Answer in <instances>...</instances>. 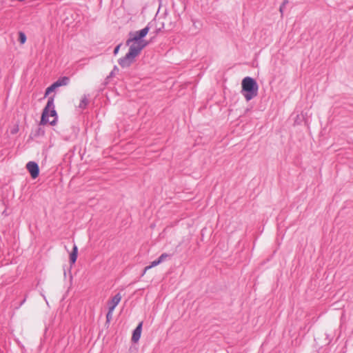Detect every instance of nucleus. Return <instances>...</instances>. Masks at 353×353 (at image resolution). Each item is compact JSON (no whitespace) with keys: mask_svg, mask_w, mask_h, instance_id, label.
<instances>
[{"mask_svg":"<svg viewBox=\"0 0 353 353\" xmlns=\"http://www.w3.org/2000/svg\"><path fill=\"white\" fill-rule=\"evenodd\" d=\"M149 30L150 27L147 26L140 30L130 33V37L126 41V45L129 46V51L124 57L119 60V64L122 68L130 66L141 50L148 44L143 39L148 34Z\"/></svg>","mask_w":353,"mask_h":353,"instance_id":"obj_1","label":"nucleus"},{"mask_svg":"<svg viewBox=\"0 0 353 353\" xmlns=\"http://www.w3.org/2000/svg\"><path fill=\"white\" fill-rule=\"evenodd\" d=\"M241 93L247 101H249L257 96L259 85L256 81L252 77H246L241 82Z\"/></svg>","mask_w":353,"mask_h":353,"instance_id":"obj_2","label":"nucleus"},{"mask_svg":"<svg viewBox=\"0 0 353 353\" xmlns=\"http://www.w3.org/2000/svg\"><path fill=\"white\" fill-rule=\"evenodd\" d=\"M57 119V116L54 110V98L51 97H49L47 105L43 111L41 123H49L51 125H54L56 123Z\"/></svg>","mask_w":353,"mask_h":353,"instance_id":"obj_3","label":"nucleus"},{"mask_svg":"<svg viewBox=\"0 0 353 353\" xmlns=\"http://www.w3.org/2000/svg\"><path fill=\"white\" fill-rule=\"evenodd\" d=\"M26 168L33 179H35L38 176L39 169L37 163L33 161H30L27 163Z\"/></svg>","mask_w":353,"mask_h":353,"instance_id":"obj_4","label":"nucleus"},{"mask_svg":"<svg viewBox=\"0 0 353 353\" xmlns=\"http://www.w3.org/2000/svg\"><path fill=\"white\" fill-rule=\"evenodd\" d=\"M122 299V296L120 293H117L114 295L111 300L108 303V310H114L115 307L118 305Z\"/></svg>","mask_w":353,"mask_h":353,"instance_id":"obj_5","label":"nucleus"},{"mask_svg":"<svg viewBox=\"0 0 353 353\" xmlns=\"http://www.w3.org/2000/svg\"><path fill=\"white\" fill-rule=\"evenodd\" d=\"M141 329H142V323H140L133 332L132 336V341L137 342L139 340V339L141 337Z\"/></svg>","mask_w":353,"mask_h":353,"instance_id":"obj_6","label":"nucleus"},{"mask_svg":"<svg viewBox=\"0 0 353 353\" xmlns=\"http://www.w3.org/2000/svg\"><path fill=\"white\" fill-rule=\"evenodd\" d=\"M77 253H78L77 246L75 244H74L73 250L70 254V261L71 263H74L76 262L77 258Z\"/></svg>","mask_w":353,"mask_h":353,"instance_id":"obj_7","label":"nucleus"},{"mask_svg":"<svg viewBox=\"0 0 353 353\" xmlns=\"http://www.w3.org/2000/svg\"><path fill=\"white\" fill-rule=\"evenodd\" d=\"M69 78L67 77H63L60 79H59L57 81H55V84L57 86V88L63 85H66L69 83Z\"/></svg>","mask_w":353,"mask_h":353,"instance_id":"obj_8","label":"nucleus"},{"mask_svg":"<svg viewBox=\"0 0 353 353\" xmlns=\"http://www.w3.org/2000/svg\"><path fill=\"white\" fill-rule=\"evenodd\" d=\"M57 88V86L56 85L55 83H52L50 87H48L45 93V96L48 95L52 92L54 91Z\"/></svg>","mask_w":353,"mask_h":353,"instance_id":"obj_9","label":"nucleus"},{"mask_svg":"<svg viewBox=\"0 0 353 353\" xmlns=\"http://www.w3.org/2000/svg\"><path fill=\"white\" fill-rule=\"evenodd\" d=\"M160 263H160V261H159L158 259H157V260H155V261H152L150 265L146 266V267L145 268V269H144V272H143V273H145L147 270H148L149 269H150V268H153V267H155V266L158 265H159V264H160Z\"/></svg>","mask_w":353,"mask_h":353,"instance_id":"obj_10","label":"nucleus"},{"mask_svg":"<svg viewBox=\"0 0 353 353\" xmlns=\"http://www.w3.org/2000/svg\"><path fill=\"white\" fill-rule=\"evenodd\" d=\"M19 41L21 44H23L26 41V36L23 32H19Z\"/></svg>","mask_w":353,"mask_h":353,"instance_id":"obj_11","label":"nucleus"},{"mask_svg":"<svg viewBox=\"0 0 353 353\" xmlns=\"http://www.w3.org/2000/svg\"><path fill=\"white\" fill-rule=\"evenodd\" d=\"M87 103H88V99H87V98L84 96V97L81 99V101H80V103H79V107L80 108H82V109H83V108H85V106H86V105H87Z\"/></svg>","mask_w":353,"mask_h":353,"instance_id":"obj_12","label":"nucleus"},{"mask_svg":"<svg viewBox=\"0 0 353 353\" xmlns=\"http://www.w3.org/2000/svg\"><path fill=\"white\" fill-rule=\"evenodd\" d=\"M113 312H114V310H111V312H110V310H108V312L106 315V319H107L108 321H110L111 320V319L112 317Z\"/></svg>","mask_w":353,"mask_h":353,"instance_id":"obj_13","label":"nucleus"},{"mask_svg":"<svg viewBox=\"0 0 353 353\" xmlns=\"http://www.w3.org/2000/svg\"><path fill=\"white\" fill-rule=\"evenodd\" d=\"M168 256V254L164 253L162 254L158 259V260L160 261V263L165 261V259Z\"/></svg>","mask_w":353,"mask_h":353,"instance_id":"obj_14","label":"nucleus"},{"mask_svg":"<svg viewBox=\"0 0 353 353\" xmlns=\"http://www.w3.org/2000/svg\"><path fill=\"white\" fill-rule=\"evenodd\" d=\"M121 46V44H119V45H117V46L115 47V48H114V55L117 54V53H118V52H119V49H120Z\"/></svg>","mask_w":353,"mask_h":353,"instance_id":"obj_15","label":"nucleus"},{"mask_svg":"<svg viewBox=\"0 0 353 353\" xmlns=\"http://www.w3.org/2000/svg\"><path fill=\"white\" fill-rule=\"evenodd\" d=\"M287 3V1H284L283 3L280 7V12L283 13V9L285 7V4Z\"/></svg>","mask_w":353,"mask_h":353,"instance_id":"obj_16","label":"nucleus"},{"mask_svg":"<svg viewBox=\"0 0 353 353\" xmlns=\"http://www.w3.org/2000/svg\"><path fill=\"white\" fill-rule=\"evenodd\" d=\"M17 131V129H14L12 131V133L14 134Z\"/></svg>","mask_w":353,"mask_h":353,"instance_id":"obj_17","label":"nucleus"}]
</instances>
